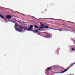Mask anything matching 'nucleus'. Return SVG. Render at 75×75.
<instances>
[{
    "mask_svg": "<svg viewBox=\"0 0 75 75\" xmlns=\"http://www.w3.org/2000/svg\"><path fill=\"white\" fill-rule=\"evenodd\" d=\"M42 27H39V28H40V29H41V28H42Z\"/></svg>",
    "mask_w": 75,
    "mask_h": 75,
    "instance_id": "5701e85b",
    "label": "nucleus"
},
{
    "mask_svg": "<svg viewBox=\"0 0 75 75\" xmlns=\"http://www.w3.org/2000/svg\"><path fill=\"white\" fill-rule=\"evenodd\" d=\"M54 30H58V29H54Z\"/></svg>",
    "mask_w": 75,
    "mask_h": 75,
    "instance_id": "b1692460",
    "label": "nucleus"
},
{
    "mask_svg": "<svg viewBox=\"0 0 75 75\" xmlns=\"http://www.w3.org/2000/svg\"><path fill=\"white\" fill-rule=\"evenodd\" d=\"M11 22L12 23H14L15 24V28L16 30L17 31H19V32H22L23 30H24V28L23 27L21 26L20 25H17L16 23V22L14 21L13 22V21H11Z\"/></svg>",
    "mask_w": 75,
    "mask_h": 75,
    "instance_id": "f257e3e1",
    "label": "nucleus"
},
{
    "mask_svg": "<svg viewBox=\"0 0 75 75\" xmlns=\"http://www.w3.org/2000/svg\"><path fill=\"white\" fill-rule=\"evenodd\" d=\"M40 26L41 27H42L43 28H45V25L43 24H42L41 25H40Z\"/></svg>",
    "mask_w": 75,
    "mask_h": 75,
    "instance_id": "1a4fd4ad",
    "label": "nucleus"
},
{
    "mask_svg": "<svg viewBox=\"0 0 75 75\" xmlns=\"http://www.w3.org/2000/svg\"><path fill=\"white\" fill-rule=\"evenodd\" d=\"M45 34H47V35H47V36L48 38H51V35H52L50 34V33H49L47 32H45Z\"/></svg>",
    "mask_w": 75,
    "mask_h": 75,
    "instance_id": "f03ea898",
    "label": "nucleus"
},
{
    "mask_svg": "<svg viewBox=\"0 0 75 75\" xmlns=\"http://www.w3.org/2000/svg\"><path fill=\"white\" fill-rule=\"evenodd\" d=\"M0 17H1V18H3V20H4L5 21H6V19L5 18H4V17H3L1 15H0Z\"/></svg>",
    "mask_w": 75,
    "mask_h": 75,
    "instance_id": "423d86ee",
    "label": "nucleus"
},
{
    "mask_svg": "<svg viewBox=\"0 0 75 75\" xmlns=\"http://www.w3.org/2000/svg\"><path fill=\"white\" fill-rule=\"evenodd\" d=\"M71 47H70V48H71Z\"/></svg>",
    "mask_w": 75,
    "mask_h": 75,
    "instance_id": "c85d7f7f",
    "label": "nucleus"
},
{
    "mask_svg": "<svg viewBox=\"0 0 75 75\" xmlns=\"http://www.w3.org/2000/svg\"><path fill=\"white\" fill-rule=\"evenodd\" d=\"M45 74H48V70H45Z\"/></svg>",
    "mask_w": 75,
    "mask_h": 75,
    "instance_id": "9b49d317",
    "label": "nucleus"
},
{
    "mask_svg": "<svg viewBox=\"0 0 75 75\" xmlns=\"http://www.w3.org/2000/svg\"><path fill=\"white\" fill-rule=\"evenodd\" d=\"M68 69H66L65 70H64V71L61 72H60V73H64V72H67V71H68Z\"/></svg>",
    "mask_w": 75,
    "mask_h": 75,
    "instance_id": "6e6552de",
    "label": "nucleus"
},
{
    "mask_svg": "<svg viewBox=\"0 0 75 75\" xmlns=\"http://www.w3.org/2000/svg\"><path fill=\"white\" fill-rule=\"evenodd\" d=\"M59 31H63V29H58Z\"/></svg>",
    "mask_w": 75,
    "mask_h": 75,
    "instance_id": "f8f14e48",
    "label": "nucleus"
},
{
    "mask_svg": "<svg viewBox=\"0 0 75 75\" xmlns=\"http://www.w3.org/2000/svg\"><path fill=\"white\" fill-rule=\"evenodd\" d=\"M71 65H70L69 67V68H71Z\"/></svg>",
    "mask_w": 75,
    "mask_h": 75,
    "instance_id": "4be33fe9",
    "label": "nucleus"
},
{
    "mask_svg": "<svg viewBox=\"0 0 75 75\" xmlns=\"http://www.w3.org/2000/svg\"><path fill=\"white\" fill-rule=\"evenodd\" d=\"M23 23H24V24H27V23L26 22H23Z\"/></svg>",
    "mask_w": 75,
    "mask_h": 75,
    "instance_id": "6ab92c4d",
    "label": "nucleus"
},
{
    "mask_svg": "<svg viewBox=\"0 0 75 75\" xmlns=\"http://www.w3.org/2000/svg\"><path fill=\"white\" fill-rule=\"evenodd\" d=\"M50 19H51L52 20H61V21H68V22H69L70 23H73V24H75V23L73 22H70V21H64V20H61V19H53V18H51Z\"/></svg>",
    "mask_w": 75,
    "mask_h": 75,
    "instance_id": "7ed1b4c3",
    "label": "nucleus"
},
{
    "mask_svg": "<svg viewBox=\"0 0 75 75\" xmlns=\"http://www.w3.org/2000/svg\"><path fill=\"white\" fill-rule=\"evenodd\" d=\"M52 68H53V67H51L48 68H47V70H50V71H52V69H53Z\"/></svg>",
    "mask_w": 75,
    "mask_h": 75,
    "instance_id": "0eeeda50",
    "label": "nucleus"
},
{
    "mask_svg": "<svg viewBox=\"0 0 75 75\" xmlns=\"http://www.w3.org/2000/svg\"><path fill=\"white\" fill-rule=\"evenodd\" d=\"M2 8H5L2 7Z\"/></svg>",
    "mask_w": 75,
    "mask_h": 75,
    "instance_id": "bb28decb",
    "label": "nucleus"
},
{
    "mask_svg": "<svg viewBox=\"0 0 75 75\" xmlns=\"http://www.w3.org/2000/svg\"><path fill=\"white\" fill-rule=\"evenodd\" d=\"M69 75H74V74H69Z\"/></svg>",
    "mask_w": 75,
    "mask_h": 75,
    "instance_id": "a878e982",
    "label": "nucleus"
},
{
    "mask_svg": "<svg viewBox=\"0 0 75 75\" xmlns=\"http://www.w3.org/2000/svg\"><path fill=\"white\" fill-rule=\"evenodd\" d=\"M71 50L73 51H75V49L74 48H71Z\"/></svg>",
    "mask_w": 75,
    "mask_h": 75,
    "instance_id": "4468645a",
    "label": "nucleus"
},
{
    "mask_svg": "<svg viewBox=\"0 0 75 75\" xmlns=\"http://www.w3.org/2000/svg\"><path fill=\"white\" fill-rule=\"evenodd\" d=\"M45 37V38H47V37Z\"/></svg>",
    "mask_w": 75,
    "mask_h": 75,
    "instance_id": "cd10ccee",
    "label": "nucleus"
},
{
    "mask_svg": "<svg viewBox=\"0 0 75 75\" xmlns=\"http://www.w3.org/2000/svg\"><path fill=\"white\" fill-rule=\"evenodd\" d=\"M24 30H27V31H31L32 30H33V29L31 28H30V27H29V28L28 29H27L26 28H24Z\"/></svg>",
    "mask_w": 75,
    "mask_h": 75,
    "instance_id": "39448f33",
    "label": "nucleus"
},
{
    "mask_svg": "<svg viewBox=\"0 0 75 75\" xmlns=\"http://www.w3.org/2000/svg\"><path fill=\"white\" fill-rule=\"evenodd\" d=\"M33 17L34 18H35V19L36 20H38L37 18H35V17Z\"/></svg>",
    "mask_w": 75,
    "mask_h": 75,
    "instance_id": "aec40b11",
    "label": "nucleus"
},
{
    "mask_svg": "<svg viewBox=\"0 0 75 75\" xmlns=\"http://www.w3.org/2000/svg\"><path fill=\"white\" fill-rule=\"evenodd\" d=\"M38 30H40V29H38Z\"/></svg>",
    "mask_w": 75,
    "mask_h": 75,
    "instance_id": "393cba45",
    "label": "nucleus"
},
{
    "mask_svg": "<svg viewBox=\"0 0 75 75\" xmlns=\"http://www.w3.org/2000/svg\"><path fill=\"white\" fill-rule=\"evenodd\" d=\"M29 27H30V28H33V25H31Z\"/></svg>",
    "mask_w": 75,
    "mask_h": 75,
    "instance_id": "a211bd4d",
    "label": "nucleus"
},
{
    "mask_svg": "<svg viewBox=\"0 0 75 75\" xmlns=\"http://www.w3.org/2000/svg\"><path fill=\"white\" fill-rule=\"evenodd\" d=\"M33 32H38V30H33L32 31Z\"/></svg>",
    "mask_w": 75,
    "mask_h": 75,
    "instance_id": "ddd939ff",
    "label": "nucleus"
},
{
    "mask_svg": "<svg viewBox=\"0 0 75 75\" xmlns=\"http://www.w3.org/2000/svg\"><path fill=\"white\" fill-rule=\"evenodd\" d=\"M12 17L11 15H6V18L7 19H11Z\"/></svg>",
    "mask_w": 75,
    "mask_h": 75,
    "instance_id": "20e7f679",
    "label": "nucleus"
},
{
    "mask_svg": "<svg viewBox=\"0 0 75 75\" xmlns=\"http://www.w3.org/2000/svg\"><path fill=\"white\" fill-rule=\"evenodd\" d=\"M18 13H19V14H21V15H22V16H25V15L23 14H22L20 13H19V12H18Z\"/></svg>",
    "mask_w": 75,
    "mask_h": 75,
    "instance_id": "2eb2a0df",
    "label": "nucleus"
},
{
    "mask_svg": "<svg viewBox=\"0 0 75 75\" xmlns=\"http://www.w3.org/2000/svg\"><path fill=\"white\" fill-rule=\"evenodd\" d=\"M45 28H49V27L48 26H45Z\"/></svg>",
    "mask_w": 75,
    "mask_h": 75,
    "instance_id": "f3484780",
    "label": "nucleus"
},
{
    "mask_svg": "<svg viewBox=\"0 0 75 75\" xmlns=\"http://www.w3.org/2000/svg\"><path fill=\"white\" fill-rule=\"evenodd\" d=\"M34 27L35 28H39V27H38V26H37V25H35Z\"/></svg>",
    "mask_w": 75,
    "mask_h": 75,
    "instance_id": "9d476101",
    "label": "nucleus"
},
{
    "mask_svg": "<svg viewBox=\"0 0 75 75\" xmlns=\"http://www.w3.org/2000/svg\"><path fill=\"white\" fill-rule=\"evenodd\" d=\"M75 62H74V63H72L71 64V67H72L74 65H75Z\"/></svg>",
    "mask_w": 75,
    "mask_h": 75,
    "instance_id": "dca6fc26",
    "label": "nucleus"
},
{
    "mask_svg": "<svg viewBox=\"0 0 75 75\" xmlns=\"http://www.w3.org/2000/svg\"><path fill=\"white\" fill-rule=\"evenodd\" d=\"M53 67H54L55 68H57V66H52Z\"/></svg>",
    "mask_w": 75,
    "mask_h": 75,
    "instance_id": "412c9836",
    "label": "nucleus"
}]
</instances>
